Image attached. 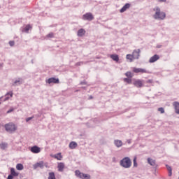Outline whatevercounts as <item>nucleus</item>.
Segmentation results:
<instances>
[{
    "label": "nucleus",
    "mask_w": 179,
    "mask_h": 179,
    "mask_svg": "<svg viewBox=\"0 0 179 179\" xmlns=\"http://www.w3.org/2000/svg\"><path fill=\"white\" fill-rule=\"evenodd\" d=\"M154 12L155 13L153 15L154 19L156 20H164L166 19V13L162 11L160 8L158 6L153 8Z\"/></svg>",
    "instance_id": "f257e3e1"
},
{
    "label": "nucleus",
    "mask_w": 179,
    "mask_h": 179,
    "mask_svg": "<svg viewBox=\"0 0 179 179\" xmlns=\"http://www.w3.org/2000/svg\"><path fill=\"white\" fill-rule=\"evenodd\" d=\"M120 166L124 169H129L132 166V162L129 157H125L120 161Z\"/></svg>",
    "instance_id": "f03ea898"
},
{
    "label": "nucleus",
    "mask_w": 179,
    "mask_h": 179,
    "mask_svg": "<svg viewBox=\"0 0 179 179\" xmlns=\"http://www.w3.org/2000/svg\"><path fill=\"white\" fill-rule=\"evenodd\" d=\"M5 130L9 134H13L17 129V127L13 122H9L4 125Z\"/></svg>",
    "instance_id": "7ed1b4c3"
},
{
    "label": "nucleus",
    "mask_w": 179,
    "mask_h": 179,
    "mask_svg": "<svg viewBox=\"0 0 179 179\" xmlns=\"http://www.w3.org/2000/svg\"><path fill=\"white\" fill-rule=\"evenodd\" d=\"M75 176L78 177V178L80 179H90L91 176L90 175L87 173H83L80 172L79 170H76L75 171Z\"/></svg>",
    "instance_id": "20e7f679"
},
{
    "label": "nucleus",
    "mask_w": 179,
    "mask_h": 179,
    "mask_svg": "<svg viewBox=\"0 0 179 179\" xmlns=\"http://www.w3.org/2000/svg\"><path fill=\"white\" fill-rule=\"evenodd\" d=\"M83 20H87L88 22H92L94 19V16L92 13H87L84 14L82 17Z\"/></svg>",
    "instance_id": "39448f33"
},
{
    "label": "nucleus",
    "mask_w": 179,
    "mask_h": 179,
    "mask_svg": "<svg viewBox=\"0 0 179 179\" xmlns=\"http://www.w3.org/2000/svg\"><path fill=\"white\" fill-rule=\"evenodd\" d=\"M133 72L134 73H150V71H149V70H146L142 68H136V67L133 68Z\"/></svg>",
    "instance_id": "423d86ee"
},
{
    "label": "nucleus",
    "mask_w": 179,
    "mask_h": 179,
    "mask_svg": "<svg viewBox=\"0 0 179 179\" xmlns=\"http://www.w3.org/2000/svg\"><path fill=\"white\" fill-rule=\"evenodd\" d=\"M19 176V172L16 171L15 170V168L10 169V174H9L7 177V179H13L14 177H18Z\"/></svg>",
    "instance_id": "0eeeda50"
},
{
    "label": "nucleus",
    "mask_w": 179,
    "mask_h": 179,
    "mask_svg": "<svg viewBox=\"0 0 179 179\" xmlns=\"http://www.w3.org/2000/svg\"><path fill=\"white\" fill-rule=\"evenodd\" d=\"M140 54H141V49L134 50L132 52V55L134 59H139Z\"/></svg>",
    "instance_id": "6e6552de"
},
{
    "label": "nucleus",
    "mask_w": 179,
    "mask_h": 179,
    "mask_svg": "<svg viewBox=\"0 0 179 179\" xmlns=\"http://www.w3.org/2000/svg\"><path fill=\"white\" fill-rule=\"evenodd\" d=\"M158 59H160V56L159 55H155L150 58L149 62L150 64H153V62H156Z\"/></svg>",
    "instance_id": "1a4fd4ad"
},
{
    "label": "nucleus",
    "mask_w": 179,
    "mask_h": 179,
    "mask_svg": "<svg viewBox=\"0 0 179 179\" xmlns=\"http://www.w3.org/2000/svg\"><path fill=\"white\" fill-rule=\"evenodd\" d=\"M47 83L51 85V83H59V79L55 78H50L46 80Z\"/></svg>",
    "instance_id": "9d476101"
},
{
    "label": "nucleus",
    "mask_w": 179,
    "mask_h": 179,
    "mask_svg": "<svg viewBox=\"0 0 179 179\" xmlns=\"http://www.w3.org/2000/svg\"><path fill=\"white\" fill-rule=\"evenodd\" d=\"M30 150L32 153H40V152L41 151V150L40 149V147L37 145H34L31 147Z\"/></svg>",
    "instance_id": "9b49d317"
},
{
    "label": "nucleus",
    "mask_w": 179,
    "mask_h": 179,
    "mask_svg": "<svg viewBox=\"0 0 179 179\" xmlns=\"http://www.w3.org/2000/svg\"><path fill=\"white\" fill-rule=\"evenodd\" d=\"M131 8V4L129 3H127L120 10V13H124V12L127 11V9Z\"/></svg>",
    "instance_id": "f8f14e48"
},
{
    "label": "nucleus",
    "mask_w": 179,
    "mask_h": 179,
    "mask_svg": "<svg viewBox=\"0 0 179 179\" xmlns=\"http://www.w3.org/2000/svg\"><path fill=\"white\" fill-rule=\"evenodd\" d=\"M44 169V162H38L35 164H34V170H36V169Z\"/></svg>",
    "instance_id": "ddd939ff"
},
{
    "label": "nucleus",
    "mask_w": 179,
    "mask_h": 179,
    "mask_svg": "<svg viewBox=\"0 0 179 179\" xmlns=\"http://www.w3.org/2000/svg\"><path fill=\"white\" fill-rule=\"evenodd\" d=\"M85 34H86V31L83 28L80 29L77 32V36L78 37H83Z\"/></svg>",
    "instance_id": "4468645a"
},
{
    "label": "nucleus",
    "mask_w": 179,
    "mask_h": 179,
    "mask_svg": "<svg viewBox=\"0 0 179 179\" xmlns=\"http://www.w3.org/2000/svg\"><path fill=\"white\" fill-rule=\"evenodd\" d=\"M173 106L174 109H175V113L176 114H179V102L178 101H174L173 103Z\"/></svg>",
    "instance_id": "2eb2a0df"
},
{
    "label": "nucleus",
    "mask_w": 179,
    "mask_h": 179,
    "mask_svg": "<svg viewBox=\"0 0 179 179\" xmlns=\"http://www.w3.org/2000/svg\"><path fill=\"white\" fill-rule=\"evenodd\" d=\"M58 171H60V173H62L64 171V169H65V164L64 162H60L57 165Z\"/></svg>",
    "instance_id": "dca6fc26"
},
{
    "label": "nucleus",
    "mask_w": 179,
    "mask_h": 179,
    "mask_svg": "<svg viewBox=\"0 0 179 179\" xmlns=\"http://www.w3.org/2000/svg\"><path fill=\"white\" fill-rule=\"evenodd\" d=\"M134 85L136 86V87H142L143 86V83H142V80H136L134 83Z\"/></svg>",
    "instance_id": "f3484780"
},
{
    "label": "nucleus",
    "mask_w": 179,
    "mask_h": 179,
    "mask_svg": "<svg viewBox=\"0 0 179 179\" xmlns=\"http://www.w3.org/2000/svg\"><path fill=\"white\" fill-rule=\"evenodd\" d=\"M69 148L70 149H76V148H78V143L75 142V141H71L70 142L69 145Z\"/></svg>",
    "instance_id": "a211bd4d"
},
{
    "label": "nucleus",
    "mask_w": 179,
    "mask_h": 179,
    "mask_svg": "<svg viewBox=\"0 0 179 179\" xmlns=\"http://www.w3.org/2000/svg\"><path fill=\"white\" fill-rule=\"evenodd\" d=\"M114 144L116 146V148H121L122 146V141L121 140H115Z\"/></svg>",
    "instance_id": "6ab92c4d"
},
{
    "label": "nucleus",
    "mask_w": 179,
    "mask_h": 179,
    "mask_svg": "<svg viewBox=\"0 0 179 179\" xmlns=\"http://www.w3.org/2000/svg\"><path fill=\"white\" fill-rule=\"evenodd\" d=\"M110 58L113 59V61H115V62H118L120 61V57H118V55H110Z\"/></svg>",
    "instance_id": "aec40b11"
},
{
    "label": "nucleus",
    "mask_w": 179,
    "mask_h": 179,
    "mask_svg": "<svg viewBox=\"0 0 179 179\" xmlns=\"http://www.w3.org/2000/svg\"><path fill=\"white\" fill-rule=\"evenodd\" d=\"M10 96V97H13V92H7L5 95V99H3V101H6L9 100V96Z\"/></svg>",
    "instance_id": "412c9836"
},
{
    "label": "nucleus",
    "mask_w": 179,
    "mask_h": 179,
    "mask_svg": "<svg viewBox=\"0 0 179 179\" xmlns=\"http://www.w3.org/2000/svg\"><path fill=\"white\" fill-rule=\"evenodd\" d=\"M32 27L30 24H27L24 29H22V31L24 33H29V30H31Z\"/></svg>",
    "instance_id": "4be33fe9"
},
{
    "label": "nucleus",
    "mask_w": 179,
    "mask_h": 179,
    "mask_svg": "<svg viewBox=\"0 0 179 179\" xmlns=\"http://www.w3.org/2000/svg\"><path fill=\"white\" fill-rule=\"evenodd\" d=\"M0 148L1 150H5V149H8V143L2 142L0 143Z\"/></svg>",
    "instance_id": "5701e85b"
},
{
    "label": "nucleus",
    "mask_w": 179,
    "mask_h": 179,
    "mask_svg": "<svg viewBox=\"0 0 179 179\" xmlns=\"http://www.w3.org/2000/svg\"><path fill=\"white\" fill-rule=\"evenodd\" d=\"M148 163L150 164V166H156V161L152 158H148Z\"/></svg>",
    "instance_id": "b1692460"
},
{
    "label": "nucleus",
    "mask_w": 179,
    "mask_h": 179,
    "mask_svg": "<svg viewBox=\"0 0 179 179\" xmlns=\"http://www.w3.org/2000/svg\"><path fill=\"white\" fill-rule=\"evenodd\" d=\"M55 159H57V160H62V155H61V152H59L53 156Z\"/></svg>",
    "instance_id": "393cba45"
},
{
    "label": "nucleus",
    "mask_w": 179,
    "mask_h": 179,
    "mask_svg": "<svg viewBox=\"0 0 179 179\" xmlns=\"http://www.w3.org/2000/svg\"><path fill=\"white\" fill-rule=\"evenodd\" d=\"M126 58L127 59L129 60V62H132L134 59H135L133 55H131V54L127 55Z\"/></svg>",
    "instance_id": "a878e982"
},
{
    "label": "nucleus",
    "mask_w": 179,
    "mask_h": 179,
    "mask_svg": "<svg viewBox=\"0 0 179 179\" xmlns=\"http://www.w3.org/2000/svg\"><path fill=\"white\" fill-rule=\"evenodd\" d=\"M166 167L169 171V177H171V176H173V170L171 169V166H169V165H166Z\"/></svg>",
    "instance_id": "bb28decb"
},
{
    "label": "nucleus",
    "mask_w": 179,
    "mask_h": 179,
    "mask_svg": "<svg viewBox=\"0 0 179 179\" xmlns=\"http://www.w3.org/2000/svg\"><path fill=\"white\" fill-rule=\"evenodd\" d=\"M19 85H22V82L20 81V78L18 80H15L14 83L13 84V86H17Z\"/></svg>",
    "instance_id": "cd10ccee"
},
{
    "label": "nucleus",
    "mask_w": 179,
    "mask_h": 179,
    "mask_svg": "<svg viewBox=\"0 0 179 179\" xmlns=\"http://www.w3.org/2000/svg\"><path fill=\"white\" fill-rule=\"evenodd\" d=\"M48 179H55V173L54 172L49 173Z\"/></svg>",
    "instance_id": "c85d7f7f"
},
{
    "label": "nucleus",
    "mask_w": 179,
    "mask_h": 179,
    "mask_svg": "<svg viewBox=\"0 0 179 179\" xmlns=\"http://www.w3.org/2000/svg\"><path fill=\"white\" fill-rule=\"evenodd\" d=\"M17 170H23V164H17L16 165Z\"/></svg>",
    "instance_id": "c756f323"
},
{
    "label": "nucleus",
    "mask_w": 179,
    "mask_h": 179,
    "mask_svg": "<svg viewBox=\"0 0 179 179\" xmlns=\"http://www.w3.org/2000/svg\"><path fill=\"white\" fill-rule=\"evenodd\" d=\"M46 37H47L48 38H54V33H52V32L49 33V34L46 36Z\"/></svg>",
    "instance_id": "7c9ffc66"
},
{
    "label": "nucleus",
    "mask_w": 179,
    "mask_h": 179,
    "mask_svg": "<svg viewBox=\"0 0 179 179\" xmlns=\"http://www.w3.org/2000/svg\"><path fill=\"white\" fill-rule=\"evenodd\" d=\"M83 64H87V62H78L76 63V66H80L81 65H83Z\"/></svg>",
    "instance_id": "2f4dec72"
},
{
    "label": "nucleus",
    "mask_w": 179,
    "mask_h": 179,
    "mask_svg": "<svg viewBox=\"0 0 179 179\" xmlns=\"http://www.w3.org/2000/svg\"><path fill=\"white\" fill-rule=\"evenodd\" d=\"M126 76L129 78H132V73H131V71H127L126 73H125Z\"/></svg>",
    "instance_id": "473e14b6"
},
{
    "label": "nucleus",
    "mask_w": 179,
    "mask_h": 179,
    "mask_svg": "<svg viewBox=\"0 0 179 179\" xmlns=\"http://www.w3.org/2000/svg\"><path fill=\"white\" fill-rule=\"evenodd\" d=\"M124 82H126L127 83H132V80L131 78H124Z\"/></svg>",
    "instance_id": "72a5a7b5"
},
{
    "label": "nucleus",
    "mask_w": 179,
    "mask_h": 179,
    "mask_svg": "<svg viewBox=\"0 0 179 179\" xmlns=\"http://www.w3.org/2000/svg\"><path fill=\"white\" fill-rule=\"evenodd\" d=\"M158 111H159V113H161V114H164V108L162 107L159 108Z\"/></svg>",
    "instance_id": "f704fd0d"
},
{
    "label": "nucleus",
    "mask_w": 179,
    "mask_h": 179,
    "mask_svg": "<svg viewBox=\"0 0 179 179\" xmlns=\"http://www.w3.org/2000/svg\"><path fill=\"white\" fill-rule=\"evenodd\" d=\"M133 163H134V167H138V163L136 162V157L134 159Z\"/></svg>",
    "instance_id": "c9c22d12"
},
{
    "label": "nucleus",
    "mask_w": 179,
    "mask_h": 179,
    "mask_svg": "<svg viewBox=\"0 0 179 179\" xmlns=\"http://www.w3.org/2000/svg\"><path fill=\"white\" fill-rule=\"evenodd\" d=\"M34 118V117H29L26 119V122H29V121H31V119Z\"/></svg>",
    "instance_id": "e433bc0d"
},
{
    "label": "nucleus",
    "mask_w": 179,
    "mask_h": 179,
    "mask_svg": "<svg viewBox=\"0 0 179 179\" xmlns=\"http://www.w3.org/2000/svg\"><path fill=\"white\" fill-rule=\"evenodd\" d=\"M9 45L12 47V46L15 45V42L10 41L9 42Z\"/></svg>",
    "instance_id": "4c0bfd02"
},
{
    "label": "nucleus",
    "mask_w": 179,
    "mask_h": 179,
    "mask_svg": "<svg viewBox=\"0 0 179 179\" xmlns=\"http://www.w3.org/2000/svg\"><path fill=\"white\" fill-rule=\"evenodd\" d=\"M80 85H87V83H86L85 80L81 81V82L80 83Z\"/></svg>",
    "instance_id": "58836bf2"
},
{
    "label": "nucleus",
    "mask_w": 179,
    "mask_h": 179,
    "mask_svg": "<svg viewBox=\"0 0 179 179\" xmlns=\"http://www.w3.org/2000/svg\"><path fill=\"white\" fill-rule=\"evenodd\" d=\"M146 83H153V80H148Z\"/></svg>",
    "instance_id": "ea45409f"
},
{
    "label": "nucleus",
    "mask_w": 179,
    "mask_h": 179,
    "mask_svg": "<svg viewBox=\"0 0 179 179\" xmlns=\"http://www.w3.org/2000/svg\"><path fill=\"white\" fill-rule=\"evenodd\" d=\"M13 111V108H11L7 111V114H10V113H12Z\"/></svg>",
    "instance_id": "a19ab883"
},
{
    "label": "nucleus",
    "mask_w": 179,
    "mask_h": 179,
    "mask_svg": "<svg viewBox=\"0 0 179 179\" xmlns=\"http://www.w3.org/2000/svg\"><path fill=\"white\" fill-rule=\"evenodd\" d=\"M167 0H158L159 2H166Z\"/></svg>",
    "instance_id": "79ce46f5"
},
{
    "label": "nucleus",
    "mask_w": 179,
    "mask_h": 179,
    "mask_svg": "<svg viewBox=\"0 0 179 179\" xmlns=\"http://www.w3.org/2000/svg\"><path fill=\"white\" fill-rule=\"evenodd\" d=\"M127 143L130 144L131 143V139L127 140Z\"/></svg>",
    "instance_id": "37998d69"
},
{
    "label": "nucleus",
    "mask_w": 179,
    "mask_h": 179,
    "mask_svg": "<svg viewBox=\"0 0 179 179\" xmlns=\"http://www.w3.org/2000/svg\"><path fill=\"white\" fill-rule=\"evenodd\" d=\"M92 99H93V96H89V99H90V100H92Z\"/></svg>",
    "instance_id": "c03bdc74"
},
{
    "label": "nucleus",
    "mask_w": 179,
    "mask_h": 179,
    "mask_svg": "<svg viewBox=\"0 0 179 179\" xmlns=\"http://www.w3.org/2000/svg\"><path fill=\"white\" fill-rule=\"evenodd\" d=\"M81 89H84V90H86V87H82Z\"/></svg>",
    "instance_id": "a18cd8bd"
},
{
    "label": "nucleus",
    "mask_w": 179,
    "mask_h": 179,
    "mask_svg": "<svg viewBox=\"0 0 179 179\" xmlns=\"http://www.w3.org/2000/svg\"><path fill=\"white\" fill-rule=\"evenodd\" d=\"M157 48H160L162 46L161 45H157Z\"/></svg>",
    "instance_id": "49530a36"
},
{
    "label": "nucleus",
    "mask_w": 179,
    "mask_h": 179,
    "mask_svg": "<svg viewBox=\"0 0 179 179\" xmlns=\"http://www.w3.org/2000/svg\"><path fill=\"white\" fill-rule=\"evenodd\" d=\"M2 99H3V97H1V98H0V100H2Z\"/></svg>",
    "instance_id": "de8ad7c7"
},
{
    "label": "nucleus",
    "mask_w": 179,
    "mask_h": 179,
    "mask_svg": "<svg viewBox=\"0 0 179 179\" xmlns=\"http://www.w3.org/2000/svg\"><path fill=\"white\" fill-rule=\"evenodd\" d=\"M0 104H1V102H0Z\"/></svg>",
    "instance_id": "09e8293b"
}]
</instances>
